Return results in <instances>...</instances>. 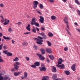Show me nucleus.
<instances>
[{
  "label": "nucleus",
  "instance_id": "nucleus-52",
  "mask_svg": "<svg viewBox=\"0 0 80 80\" xmlns=\"http://www.w3.org/2000/svg\"><path fill=\"white\" fill-rule=\"evenodd\" d=\"M48 1L50 3H54V0H48Z\"/></svg>",
  "mask_w": 80,
  "mask_h": 80
},
{
  "label": "nucleus",
  "instance_id": "nucleus-10",
  "mask_svg": "<svg viewBox=\"0 0 80 80\" xmlns=\"http://www.w3.org/2000/svg\"><path fill=\"white\" fill-rule=\"evenodd\" d=\"M43 36V38H42L40 36H38V38H39V39H46L47 38V35H45V34H44Z\"/></svg>",
  "mask_w": 80,
  "mask_h": 80
},
{
  "label": "nucleus",
  "instance_id": "nucleus-59",
  "mask_svg": "<svg viewBox=\"0 0 80 80\" xmlns=\"http://www.w3.org/2000/svg\"><path fill=\"white\" fill-rule=\"evenodd\" d=\"M46 60L48 63H49L50 62V60L48 58H47Z\"/></svg>",
  "mask_w": 80,
  "mask_h": 80
},
{
  "label": "nucleus",
  "instance_id": "nucleus-14",
  "mask_svg": "<svg viewBox=\"0 0 80 80\" xmlns=\"http://www.w3.org/2000/svg\"><path fill=\"white\" fill-rule=\"evenodd\" d=\"M22 73V71H20L18 72H14V74L15 76H17Z\"/></svg>",
  "mask_w": 80,
  "mask_h": 80
},
{
  "label": "nucleus",
  "instance_id": "nucleus-30",
  "mask_svg": "<svg viewBox=\"0 0 80 80\" xmlns=\"http://www.w3.org/2000/svg\"><path fill=\"white\" fill-rule=\"evenodd\" d=\"M7 56H12V54L11 52H8V54H7Z\"/></svg>",
  "mask_w": 80,
  "mask_h": 80
},
{
  "label": "nucleus",
  "instance_id": "nucleus-18",
  "mask_svg": "<svg viewBox=\"0 0 80 80\" xmlns=\"http://www.w3.org/2000/svg\"><path fill=\"white\" fill-rule=\"evenodd\" d=\"M18 60H19V59H18V58L17 57H16L13 59V62H18Z\"/></svg>",
  "mask_w": 80,
  "mask_h": 80
},
{
  "label": "nucleus",
  "instance_id": "nucleus-55",
  "mask_svg": "<svg viewBox=\"0 0 80 80\" xmlns=\"http://www.w3.org/2000/svg\"><path fill=\"white\" fill-rule=\"evenodd\" d=\"M3 46V43H2L1 45H0V50L2 49V46Z\"/></svg>",
  "mask_w": 80,
  "mask_h": 80
},
{
  "label": "nucleus",
  "instance_id": "nucleus-34",
  "mask_svg": "<svg viewBox=\"0 0 80 80\" xmlns=\"http://www.w3.org/2000/svg\"><path fill=\"white\" fill-rule=\"evenodd\" d=\"M47 42L48 43V46H49V47H50L51 45V43L50 42H49L48 41H47Z\"/></svg>",
  "mask_w": 80,
  "mask_h": 80
},
{
  "label": "nucleus",
  "instance_id": "nucleus-5",
  "mask_svg": "<svg viewBox=\"0 0 80 80\" xmlns=\"http://www.w3.org/2000/svg\"><path fill=\"white\" fill-rule=\"evenodd\" d=\"M37 55L39 57V59L41 60H45V58H44V57H43L42 55H41L40 54H37Z\"/></svg>",
  "mask_w": 80,
  "mask_h": 80
},
{
  "label": "nucleus",
  "instance_id": "nucleus-41",
  "mask_svg": "<svg viewBox=\"0 0 80 80\" xmlns=\"http://www.w3.org/2000/svg\"><path fill=\"white\" fill-rule=\"evenodd\" d=\"M3 80V78L2 75H1V74H0V80Z\"/></svg>",
  "mask_w": 80,
  "mask_h": 80
},
{
  "label": "nucleus",
  "instance_id": "nucleus-2",
  "mask_svg": "<svg viewBox=\"0 0 80 80\" xmlns=\"http://www.w3.org/2000/svg\"><path fill=\"white\" fill-rule=\"evenodd\" d=\"M34 40H37V43L38 44H39V45H42V42H43V40L42 39H39L36 38H33Z\"/></svg>",
  "mask_w": 80,
  "mask_h": 80
},
{
  "label": "nucleus",
  "instance_id": "nucleus-13",
  "mask_svg": "<svg viewBox=\"0 0 80 80\" xmlns=\"http://www.w3.org/2000/svg\"><path fill=\"white\" fill-rule=\"evenodd\" d=\"M46 51L48 53H52V51H51V49L50 48H46Z\"/></svg>",
  "mask_w": 80,
  "mask_h": 80
},
{
  "label": "nucleus",
  "instance_id": "nucleus-9",
  "mask_svg": "<svg viewBox=\"0 0 80 80\" xmlns=\"http://www.w3.org/2000/svg\"><path fill=\"white\" fill-rule=\"evenodd\" d=\"M31 24L32 25H34L35 26H36V27H39V24L36 22H34V23H33V22H31Z\"/></svg>",
  "mask_w": 80,
  "mask_h": 80
},
{
  "label": "nucleus",
  "instance_id": "nucleus-38",
  "mask_svg": "<svg viewBox=\"0 0 80 80\" xmlns=\"http://www.w3.org/2000/svg\"><path fill=\"white\" fill-rule=\"evenodd\" d=\"M15 24H16V25H17V24H18V26H19L20 25H21V24H22V22H18V23H16Z\"/></svg>",
  "mask_w": 80,
  "mask_h": 80
},
{
  "label": "nucleus",
  "instance_id": "nucleus-62",
  "mask_svg": "<svg viewBox=\"0 0 80 80\" xmlns=\"http://www.w3.org/2000/svg\"><path fill=\"white\" fill-rule=\"evenodd\" d=\"M56 66H57V67H58V68L61 67V65H57Z\"/></svg>",
  "mask_w": 80,
  "mask_h": 80
},
{
  "label": "nucleus",
  "instance_id": "nucleus-43",
  "mask_svg": "<svg viewBox=\"0 0 80 80\" xmlns=\"http://www.w3.org/2000/svg\"><path fill=\"white\" fill-rule=\"evenodd\" d=\"M30 66L31 67H32V68H36V66H35V65H31Z\"/></svg>",
  "mask_w": 80,
  "mask_h": 80
},
{
  "label": "nucleus",
  "instance_id": "nucleus-6",
  "mask_svg": "<svg viewBox=\"0 0 80 80\" xmlns=\"http://www.w3.org/2000/svg\"><path fill=\"white\" fill-rule=\"evenodd\" d=\"M63 21L64 23H65L66 24L68 23V17H65L63 19Z\"/></svg>",
  "mask_w": 80,
  "mask_h": 80
},
{
  "label": "nucleus",
  "instance_id": "nucleus-15",
  "mask_svg": "<svg viewBox=\"0 0 80 80\" xmlns=\"http://www.w3.org/2000/svg\"><path fill=\"white\" fill-rule=\"evenodd\" d=\"M52 71L53 72H57V69H56V68L53 66L52 68Z\"/></svg>",
  "mask_w": 80,
  "mask_h": 80
},
{
  "label": "nucleus",
  "instance_id": "nucleus-63",
  "mask_svg": "<svg viewBox=\"0 0 80 80\" xmlns=\"http://www.w3.org/2000/svg\"><path fill=\"white\" fill-rule=\"evenodd\" d=\"M62 1L63 2H64V3H65L67 2V0H62Z\"/></svg>",
  "mask_w": 80,
  "mask_h": 80
},
{
  "label": "nucleus",
  "instance_id": "nucleus-37",
  "mask_svg": "<svg viewBox=\"0 0 80 80\" xmlns=\"http://www.w3.org/2000/svg\"><path fill=\"white\" fill-rule=\"evenodd\" d=\"M3 48L4 49H7L8 48V47H7V46L6 45H4L3 46Z\"/></svg>",
  "mask_w": 80,
  "mask_h": 80
},
{
  "label": "nucleus",
  "instance_id": "nucleus-3",
  "mask_svg": "<svg viewBox=\"0 0 80 80\" xmlns=\"http://www.w3.org/2000/svg\"><path fill=\"white\" fill-rule=\"evenodd\" d=\"M41 67H39L40 71H46L47 70V68L43 64H42Z\"/></svg>",
  "mask_w": 80,
  "mask_h": 80
},
{
  "label": "nucleus",
  "instance_id": "nucleus-4",
  "mask_svg": "<svg viewBox=\"0 0 80 80\" xmlns=\"http://www.w3.org/2000/svg\"><path fill=\"white\" fill-rule=\"evenodd\" d=\"M33 4L34 5V8H36L37 7V5L38 4V2L37 1H35L33 2Z\"/></svg>",
  "mask_w": 80,
  "mask_h": 80
},
{
  "label": "nucleus",
  "instance_id": "nucleus-17",
  "mask_svg": "<svg viewBox=\"0 0 80 80\" xmlns=\"http://www.w3.org/2000/svg\"><path fill=\"white\" fill-rule=\"evenodd\" d=\"M41 51L42 54H45V49H41Z\"/></svg>",
  "mask_w": 80,
  "mask_h": 80
},
{
  "label": "nucleus",
  "instance_id": "nucleus-7",
  "mask_svg": "<svg viewBox=\"0 0 80 80\" xmlns=\"http://www.w3.org/2000/svg\"><path fill=\"white\" fill-rule=\"evenodd\" d=\"M40 19H39V21L41 23H43V22L44 21V18L43 17L40 16L39 17Z\"/></svg>",
  "mask_w": 80,
  "mask_h": 80
},
{
  "label": "nucleus",
  "instance_id": "nucleus-23",
  "mask_svg": "<svg viewBox=\"0 0 80 80\" xmlns=\"http://www.w3.org/2000/svg\"><path fill=\"white\" fill-rule=\"evenodd\" d=\"M65 73L67 75H70V72L68 71H65Z\"/></svg>",
  "mask_w": 80,
  "mask_h": 80
},
{
  "label": "nucleus",
  "instance_id": "nucleus-36",
  "mask_svg": "<svg viewBox=\"0 0 80 80\" xmlns=\"http://www.w3.org/2000/svg\"><path fill=\"white\" fill-rule=\"evenodd\" d=\"M75 2L76 3L78 4V5H80V3L79 2V1L78 0H75Z\"/></svg>",
  "mask_w": 80,
  "mask_h": 80
},
{
  "label": "nucleus",
  "instance_id": "nucleus-8",
  "mask_svg": "<svg viewBox=\"0 0 80 80\" xmlns=\"http://www.w3.org/2000/svg\"><path fill=\"white\" fill-rule=\"evenodd\" d=\"M4 21L5 22L4 23V25H7L10 23V20H7V19H5Z\"/></svg>",
  "mask_w": 80,
  "mask_h": 80
},
{
  "label": "nucleus",
  "instance_id": "nucleus-24",
  "mask_svg": "<svg viewBox=\"0 0 80 80\" xmlns=\"http://www.w3.org/2000/svg\"><path fill=\"white\" fill-rule=\"evenodd\" d=\"M8 79V80H10V78H9L8 77H7V76H5L4 77V80H7Z\"/></svg>",
  "mask_w": 80,
  "mask_h": 80
},
{
  "label": "nucleus",
  "instance_id": "nucleus-50",
  "mask_svg": "<svg viewBox=\"0 0 80 80\" xmlns=\"http://www.w3.org/2000/svg\"><path fill=\"white\" fill-rule=\"evenodd\" d=\"M26 28L28 30V31H30L31 30L30 28L29 27H26Z\"/></svg>",
  "mask_w": 80,
  "mask_h": 80
},
{
  "label": "nucleus",
  "instance_id": "nucleus-32",
  "mask_svg": "<svg viewBox=\"0 0 80 80\" xmlns=\"http://www.w3.org/2000/svg\"><path fill=\"white\" fill-rule=\"evenodd\" d=\"M32 32H33L34 33H35L37 32L36 29H35L34 28H33V29L32 30Z\"/></svg>",
  "mask_w": 80,
  "mask_h": 80
},
{
  "label": "nucleus",
  "instance_id": "nucleus-51",
  "mask_svg": "<svg viewBox=\"0 0 80 80\" xmlns=\"http://www.w3.org/2000/svg\"><path fill=\"white\" fill-rule=\"evenodd\" d=\"M77 12L78 13V14L79 15H80V11L79 10H77Z\"/></svg>",
  "mask_w": 80,
  "mask_h": 80
},
{
  "label": "nucleus",
  "instance_id": "nucleus-26",
  "mask_svg": "<svg viewBox=\"0 0 80 80\" xmlns=\"http://www.w3.org/2000/svg\"><path fill=\"white\" fill-rule=\"evenodd\" d=\"M22 44L23 45V46H26V45H28V43L26 42H23V43H22Z\"/></svg>",
  "mask_w": 80,
  "mask_h": 80
},
{
  "label": "nucleus",
  "instance_id": "nucleus-47",
  "mask_svg": "<svg viewBox=\"0 0 80 80\" xmlns=\"http://www.w3.org/2000/svg\"><path fill=\"white\" fill-rule=\"evenodd\" d=\"M66 25H67V28L68 29V30H70V28L69 27V26H68V23H67V24H66Z\"/></svg>",
  "mask_w": 80,
  "mask_h": 80
},
{
  "label": "nucleus",
  "instance_id": "nucleus-56",
  "mask_svg": "<svg viewBox=\"0 0 80 80\" xmlns=\"http://www.w3.org/2000/svg\"><path fill=\"white\" fill-rule=\"evenodd\" d=\"M0 18H1L2 19H4V18H3V15H2V14L0 15Z\"/></svg>",
  "mask_w": 80,
  "mask_h": 80
},
{
  "label": "nucleus",
  "instance_id": "nucleus-27",
  "mask_svg": "<svg viewBox=\"0 0 80 80\" xmlns=\"http://www.w3.org/2000/svg\"><path fill=\"white\" fill-rule=\"evenodd\" d=\"M48 35H49V37H53V33L50 32H49L48 33Z\"/></svg>",
  "mask_w": 80,
  "mask_h": 80
},
{
  "label": "nucleus",
  "instance_id": "nucleus-54",
  "mask_svg": "<svg viewBox=\"0 0 80 80\" xmlns=\"http://www.w3.org/2000/svg\"><path fill=\"white\" fill-rule=\"evenodd\" d=\"M0 7H4V4L3 3H1L0 4Z\"/></svg>",
  "mask_w": 80,
  "mask_h": 80
},
{
  "label": "nucleus",
  "instance_id": "nucleus-46",
  "mask_svg": "<svg viewBox=\"0 0 80 80\" xmlns=\"http://www.w3.org/2000/svg\"><path fill=\"white\" fill-rule=\"evenodd\" d=\"M41 30L42 31H44L45 30V27H42L41 28Z\"/></svg>",
  "mask_w": 80,
  "mask_h": 80
},
{
  "label": "nucleus",
  "instance_id": "nucleus-61",
  "mask_svg": "<svg viewBox=\"0 0 80 80\" xmlns=\"http://www.w3.org/2000/svg\"><path fill=\"white\" fill-rule=\"evenodd\" d=\"M36 29L37 30V31H40V30L38 28H36Z\"/></svg>",
  "mask_w": 80,
  "mask_h": 80
},
{
  "label": "nucleus",
  "instance_id": "nucleus-31",
  "mask_svg": "<svg viewBox=\"0 0 80 80\" xmlns=\"http://www.w3.org/2000/svg\"><path fill=\"white\" fill-rule=\"evenodd\" d=\"M39 8L41 9H43V6L42 4H40L39 5Z\"/></svg>",
  "mask_w": 80,
  "mask_h": 80
},
{
  "label": "nucleus",
  "instance_id": "nucleus-29",
  "mask_svg": "<svg viewBox=\"0 0 80 80\" xmlns=\"http://www.w3.org/2000/svg\"><path fill=\"white\" fill-rule=\"evenodd\" d=\"M51 18L52 20H54V19H56L57 18H56V17L54 15L52 16L51 17Z\"/></svg>",
  "mask_w": 80,
  "mask_h": 80
},
{
  "label": "nucleus",
  "instance_id": "nucleus-60",
  "mask_svg": "<svg viewBox=\"0 0 80 80\" xmlns=\"http://www.w3.org/2000/svg\"><path fill=\"white\" fill-rule=\"evenodd\" d=\"M15 71V69L14 68H12L11 69V71H12V72H13V71Z\"/></svg>",
  "mask_w": 80,
  "mask_h": 80
},
{
  "label": "nucleus",
  "instance_id": "nucleus-28",
  "mask_svg": "<svg viewBox=\"0 0 80 80\" xmlns=\"http://www.w3.org/2000/svg\"><path fill=\"white\" fill-rule=\"evenodd\" d=\"M49 57L51 60H53L54 59V57L52 55H49Z\"/></svg>",
  "mask_w": 80,
  "mask_h": 80
},
{
  "label": "nucleus",
  "instance_id": "nucleus-39",
  "mask_svg": "<svg viewBox=\"0 0 80 80\" xmlns=\"http://www.w3.org/2000/svg\"><path fill=\"white\" fill-rule=\"evenodd\" d=\"M64 65L63 64H62L61 65V69H63L64 68Z\"/></svg>",
  "mask_w": 80,
  "mask_h": 80
},
{
  "label": "nucleus",
  "instance_id": "nucleus-33",
  "mask_svg": "<svg viewBox=\"0 0 80 80\" xmlns=\"http://www.w3.org/2000/svg\"><path fill=\"white\" fill-rule=\"evenodd\" d=\"M66 30L67 31V32L68 35H71V33H70V32H69V30H68V29H67V28H66Z\"/></svg>",
  "mask_w": 80,
  "mask_h": 80
},
{
  "label": "nucleus",
  "instance_id": "nucleus-42",
  "mask_svg": "<svg viewBox=\"0 0 80 80\" xmlns=\"http://www.w3.org/2000/svg\"><path fill=\"white\" fill-rule=\"evenodd\" d=\"M39 34L40 35H41V36H43L45 35V34H44V33H43V32L39 33Z\"/></svg>",
  "mask_w": 80,
  "mask_h": 80
},
{
  "label": "nucleus",
  "instance_id": "nucleus-57",
  "mask_svg": "<svg viewBox=\"0 0 80 80\" xmlns=\"http://www.w3.org/2000/svg\"><path fill=\"white\" fill-rule=\"evenodd\" d=\"M12 43L13 44H15V42L14 41V40H12Z\"/></svg>",
  "mask_w": 80,
  "mask_h": 80
},
{
  "label": "nucleus",
  "instance_id": "nucleus-45",
  "mask_svg": "<svg viewBox=\"0 0 80 80\" xmlns=\"http://www.w3.org/2000/svg\"><path fill=\"white\" fill-rule=\"evenodd\" d=\"M33 47L34 48V49H35V50H37V49H38V48H37V46L35 45H34Z\"/></svg>",
  "mask_w": 80,
  "mask_h": 80
},
{
  "label": "nucleus",
  "instance_id": "nucleus-16",
  "mask_svg": "<svg viewBox=\"0 0 80 80\" xmlns=\"http://www.w3.org/2000/svg\"><path fill=\"white\" fill-rule=\"evenodd\" d=\"M58 64H61L62 63V62H63V60L62 59L59 58L58 60Z\"/></svg>",
  "mask_w": 80,
  "mask_h": 80
},
{
  "label": "nucleus",
  "instance_id": "nucleus-64",
  "mask_svg": "<svg viewBox=\"0 0 80 80\" xmlns=\"http://www.w3.org/2000/svg\"><path fill=\"white\" fill-rule=\"evenodd\" d=\"M22 79H24V78H25V77H23V76H22Z\"/></svg>",
  "mask_w": 80,
  "mask_h": 80
},
{
  "label": "nucleus",
  "instance_id": "nucleus-53",
  "mask_svg": "<svg viewBox=\"0 0 80 80\" xmlns=\"http://www.w3.org/2000/svg\"><path fill=\"white\" fill-rule=\"evenodd\" d=\"M3 60L2 59V57L0 56V62L1 63L2 62H3Z\"/></svg>",
  "mask_w": 80,
  "mask_h": 80
},
{
  "label": "nucleus",
  "instance_id": "nucleus-19",
  "mask_svg": "<svg viewBox=\"0 0 80 80\" xmlns=\"http://www.w3.org/2000/svg\"><path fill=\"white\" fill-rule=\"evenodd\" d=\"M57 78V74H53L52 77V79H55V78Z\"/></svg>",
  "mask_w": 80,
  "mask_h": 80
},
{
  "label": "nucleus",
  "instance_id": "nucleus-44",
  "mask_svg": "<svg viewBox=\"0 0 80 80\" xmlns=\"http://www.w3.org/2000/svg\"><path fill=\"white\" fill-rule=\"evenodd\" d=\"M8 31L9 32H12V28H10L8 29Z\"/></svg>",
  "mask_w": 80,
  "mask_h": 80
},
{
  "label": "nucleus",
  "instance_id": "nucleus-11",
  "mask_svg": "<svg viewBox=\"0 0 80 80\" xmlns=\"http://www.w3.org/2000/svg\"><path fill=\"white\" fill-rule=\"evenodd\" d=\"M71 69L73 71H75L76 69L75 68V64H73L71 67Z\"/></svg>",
  "mask_w": 80,
  "mask_h": 80
},
{
  "label": "nucleus",
  "instance_id": "nucleus-40",
  "mask_svg": "<svg viewBox=\"0 0 80 80\" xmlns=\"http://www.w3.org/2000/svg\"><path fill=\"white\" fill-rule=\"evenodd\" d=\"M31 33L30 32H26L23 33L24 35H28V34H30Z\"/></svg>",
  "mask_w": 80,
  "mask_h": 80
},
{
  "label": "nucleus",
  "instance_id": "nucleus-21",
  "mask_svg": "<svg viewBox=\"0 0 80 80\" xmlns=\"http://www.w3.org/2000/svg\"><path fill=\"white\" fill-rule=\"evenodd\" d=\"M28 76V74H27V72H25L24 74V77L25 78H26L27 76Z\"/></svg>",
  "mask_w": 80,
  "mask_h": 80
},
{
  "label": "nucleus",
  "instance_id": "nucleus-20",
  "mask_svg": "<svg viewBox=\"0 0 80 80\" xmlns=\"http://www.w3.org/2000/svg\"><path fill=\"white\" fill-rule=\"evenodd\" d=\"M34 65L37 67L39 65H40V62H36L34 63Z\"/></svg>",
  "mask_w": 80,
  "mask_h": 80
},
{
  "label": "nucleus",
  "instance_id": "nucleus-1",
  "mask_svg": "<svg viewBox=\"0 0 80 80\" xmlns=\"http://www.w3.org/2000/svg\"><path fill=\"white\" fill-rule=\"evenodd\" d=\"M13 65L15 69L17 70H18V68H19V66H18L20 65V63L17 61V62H15V63H14Z\"/></svg>",
  "mask_w": 80,
  "mask_h": 80
},
{
  "label": "nucleus",
  "instance_id": "nucleus-25",
  "mask_svg": "<svg viewBox=\"0 0 80 80\" xmlns=\"http://www.w3.org/2000/svg\"><path fill=\"white\" fill-rule=\"evenodd\" d=\"M36 20H37V19H36L35 18H34L32 19V21L33 23H35V22H35Z\"/></svg>",
  "mask_w": 80,
  "mask_h": 80
},
{
  "label": "nucleus",
  "instance_id": "nucleus-48",
  "mask_svg": "<svg viewBox=\"0 0 80 80\" xmlns=\"http://www.w3.org/2000/svg\"><path fill=\"white\" fill-rule=\"evenodd\" d=\"M25 58H26V59H27L26 60H27V61H29V60H30V58H29V57H25Z\"/></svg>",
  "mask_w": 80,
  "mask_h": 80
},
{
  "label": "nucleus",
  "instance_id": "nucleus-49",
  "mask_svg": "<svg viewBox=\"0 0 80 80\" xmlns=\"http://www.w3.org/2000/svg\"><path fill=\"white\" fill-rule=\"evenodd\" d=\"M64 51H67L68 50V47H65L64 49Z\"/></svg>",
  "mask_w": 80,
  "mask_h": 80
},
{
  "label": "nucleus",
  "instance_id": "nucleus-58",
  "mask_svg": "<svg viewBox=\"0 0 80 80\" xmlns=\"http://www.w3.org/2000/svg\"><path fill=\"white\" fill-rule=\"evenodd\" d=\"M76 30H77L78 31V32H80V29L79 28H77L76 29Z\"/></svg>",
  "mask_w": 80,
  "mask_h": 80
},
{
  "label": "nucleus",
  "instance_id": "nucleus-12",
  "mask_svg": "<svg viewBox=\"0 0 80 80\" xmlns=\"http://www.w3.org/2000/svg\"><path fill=\"white\" fill-rule=\"evenodd\" d=\"M49 78L47 76H43L42 77V80H48Z\"/></svg>",
  "mask_w": 80,
  "mask_h": 80
},
{
  "label": "nucleus",
  "instance_id": "nucleus-22",
  "mask_svg": "<svg viewBox=\"0 0 80 80\" xmlns=\"http://www.w3.org/2000/svg\"><path fill=\"white\" fill-rule=\"evenodd\" d=\"M3 38H4V39H5V40H10V38H9V37H7L6 36H3Z\"/></svg>",
  "mask_w": 80,
  "mask_h": 80
},
{
  "label": "nucleus",
  "instance_id": "nucleus-35",
  "mask_svg": "<svg viewBox=\"0 0 80 80\" xmlns=\"http://www.w3.org/2000/svg\"><path fill=\"white\" fill-rule=\"evenodd\" d=\"M3 53H5V54H6V55H7V54L8 53V51H7V50H4L3 51Z\"/></svg>",
  "mask_w": 80,
  "mask_h": 80
}]
</instances>
